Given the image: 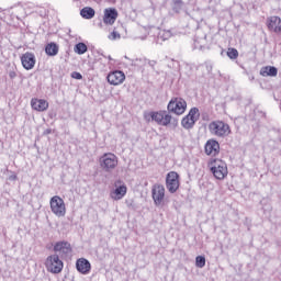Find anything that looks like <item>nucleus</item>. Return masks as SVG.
<instances>
[{
    "mask_svg": "<svg viewBox=\"0 0 281 281\" xmlns=\"http://www.w3.org/2000/svg\"><path fill=\"white\" fill-rule=\"evenodd\" d=\"M209 131L212 135L216 137H227L232 133L229 124L223 121H213L209 124Z\"/></svg>",
    "mask_w": 281,
    "mask_h": 281,
    "instance_id": "nucleus-1",
    "label": "nucleus"
},
{
    "mask_svg": "<svg viewBox=\"0 0 281 281\" xmlns=\"http://www.w3.org/2000/svg\"><path fill=\"white\" fill-rule=\"evenodd\" d=\"M209 168L215 179L223 180L228 171L227 164L221 159H213L209 162Z\"/></svg>",
    "mask_w": 281,
    "mask_h": 281,
    "instance_id": "nucleus-2",
    "label": "nucleus"
},
{
    "mask_svg": "<svg viewBox=\"0 0 281 281\" xmlns=\"http://www.w3.org/2000/svg\"><path fill=\"white\" fill-rule=\"evenodd\" d=\"M187 109L188 103L182 98H173L167 105L168 113H173L175 115H183Z\"/></svg>",
    "mask_w": 281,
    "mask_h": 281,
    "instance_id": "nucleus-3",
    "label": "nucleus"
},
{
    "mask_svg": "<svg viewBox=\"0 0 281 281\" xmlns=\"http://www.w3.org/2000/svg\"><path fill=\"white\" fill-rule=\"evenodd\" d=\"M99 164L104 172H111L117 168V156L112 153L104 154L100 157Z\"/></svg>",
    "mask_w": 281,
    "mask_h": 281,
    "instance_id": "nucleus-4",
    "label": "nucleus"
},
{
    "mask_svg": "<svg viewBox=\"0 0 281 281\" xmlns=\"http://www.w3.org/2000/svg\"><path fill=\"white\" fill-rule=\"evenodd\" d=\"M45 267L50 273H60L63 271V261L58 255H52L47 257Z\"/></svg>",
    "mask_w": 281,
    "mask_h": 281,
    "instance_id": "nucleus-5",
    "label": "nucleus"
},
{
    "mask_svg": "<svg viewBox=\"0 0 281 281\" xmlns=\"http://www.w3.org/2000/svg\"><path fill=\"white\" fill-rule=\"evenodd\" d=\"M151 196L155 205L161 207L166 199V188L162 184H155L151 189Z\"/></svg>",
    "mask_w": 281,
    "mask_h": 281,
    "instance_id": "nucleus-6",
    "label": "nucleus"
},
{
    "mask_svg": "<svg viewBox=\"0 0 281 281\" xmlns=\"http://www.w3.org/2000/svg\"><path fill=\"white\" fill-rule=\"evenodd\" d=\"M166 188L170 194H175L179 190V173L170 171L166 177Z\"/></svg>",
    "mask_w": 281,
    "mask_h": 281,
    "instance_id": "nucleus-7",
    "label": "nucleus"
},
{
    "mask_svg": "<svg viewBox=\"0 0 281 281\" xmlns=\"http://www.w3.org/2000/svg\"><path fill=\"white\" fill-rule=\"evenodd\" d=\"M22 67L30 71L36 65V55L31 52H26L21 56Z\"/></svg>",
    "mask_w": 281,
    "mask_h": 281,
    "instance_id": "nucleus-8",
    "label": "nucleus"
},
{
    "mask_svg": "<svg viewBox=\"0 0 281 281\" xmlns=\"http://www.w3.org/2000/svg\"><path fill=\"white\" fill-rule=\"evenodd\" d=\"M106 80L110 85L117 87V85H122L126 80V75L122 70H115L108 75Z\"/></svg>",
    "mask_w": 281,
    "mask_h": 281,
    "instance_id": "nucleus-9",
    "label": "nucleus"
},
{
    "mask_svg": "<svg viewBox=\"0 0 281 281\" xmlns=\"http://www.w3.org/2000/svg\"><path fill=\"white\" fill-rule=\"evenodd\" d=\"M117 21V9L108 8L104 10L103 23L105 25H113Z\"/></svg>",
    "mask_w": 281,
    "mask_h": 281,
    "instance_id": "nucleus-10",
    "label": "nucleus"
},
{
    "mask_svg": "<svg viewBox=\"0 0 281 281\" xmlns=\"http://www.w3.org/2000/svg\"><path fill=\"white\" fill-rule=\"evenodd\" d=\"M76 269L79 273H82V276H88V273L91 272V262L86 258H80L76 261Z\"/></svg>",
    "mask_w": 281,
    "mask_h": 281,
    "instance_id": "nucleus-11",
    "label": "nucleus"
},
{
    "mask_svg": "<svg viewBox=\"0 0 281 281\" xmlns=\"http://www.w3.org/2000/svg\"><path fill=\"white\" fill-rule=\"evenodd\" d=\"M50 210L52 212H65V200L58 195L53 196L50 199Z\"/></svg>",
    "mask_w": 281,
    "mask_h": 281,
    "instance_id": "nucleus-12",
    "label": "nucleus"
},
{
    "mask_svg": "<svg viewBox=\"0 0 281 281\" xmlns=\"http://www.w3.org/2000/svg\"><path fill=\"white\" fill-rule=\"evenodd\" d=\"M204 149L206 155L216 156L218 155V150H221V145L217 143V140L210 139L206 142Z\"/></svg>",
    "mask_w": 281,
    "mask_h": 281,
    "instance_id": "nucleus-13",
    "label": "nucleus"
},
{
    "mask_svg": "<svg viewBox=\"0 0 281 281\" xmlns=\"http://www.w3.org/2000/svg\"><path fill=\"white\" fill-rule=\"evenodd\" d=\"M31 106L34 111H47L49 109V103L45 99H32Z\"/></svg>",
    "mask_w": 281,
    "mask_h": 281,
    "instance_id": "nucleus-14",
    "label": "nucleus"
},
{
    "mask_svg": "<svg viewBox=\"0 0 281 281\" xmlns=\"http://www.w3.org/2000/svg\"><path fill=\"white\" fill-rule=\"evenodd\" d=\"M267 25H268V30H271L277 34L281 33V19L279 16L269 18Z\"/></svg>",
    "mask_w": 281,
    "mask_h": 281,
    "instance_id": "nucleus-15",
    "label": "nucleus"
},
{
    "mask_svg": "<svg viewBox=\"0 0 281 281\" xmlns=\"http://www.w3.org/2000/svg\"><path fill=\"white\" fill-rule=\"evenodd\" d=\"M124 196H126V187L124 184L116 187L111 192V199H114V201H120L121 199H124Z\"/></svg>",
    "mask_w": 281,
    "mask_h": 281,
    "instance_id": "nucleus-16",
    "label": "nucleus"
},
{
    "mask_svg": "<svg viewBox=\"0 0 281 281\" xmlns=\"http://www.w3.org/2000/svg\"><path fill=\"white\" fill-rule=\"evenodd\" d=\"M260 76H263V78H276L278 76V68L274 66H265L260 69Z\"/></svg>",
    "mask_w": 281,
    "mask_h": 281,
    "instance_id": "nucleus-17",
    "label": "nucleus"
},
{
    "mask_svg": "<svg viewBox=\"0 0 281 281\" xmlns=\"http://www.w3.org/2000/svg\"><path fill=\"white\" fill-rule=\"evenodd\" d=\"M145 120L147 122H157L159 125H161V122L164 121V111L160 112H149L148 114H145Z\"/></svg>",
    "mask_w": 281,
    "mask_h": 281,
    "instance_id": "nucleus-18",
    "label": "nucleus"
},
{
    "mask_svg": "<svg viewBox=\"0 0 281 281\" xmlns=\"http://www.w3.org/2000/svg\"><path fill=\"white\" fill-rule=\"evenodd\" d=\"M54 251H63V254H69V251H71V245L68 241H58L54 246Z\"/></svg>",
    "mask_w": 281,
    "mask_h": 281,
    "instance_id": "nucleus-19",
    "label": "nucleus"
},
{
    "mask_svg": "<svg viewBox=\"0 0 281 281\" xmlns=\"http://www.w3.org/2000/svg\"><path fill=\"white\" fill-rule=\"evenodd\" d=\"M168 124H172L177 126L178 121L177 119H172V115L168 114L167 111L162 112V122H160V126H168Z\"/></svg>",
    "mask_w": 281,
    "mask_h": 281,
    "instance_id": "nucleus-20",
    "label": "nucleus"
},
{
    "mask_svg": "<svg viewBox=\"0 0 281 281\" xmlns=\"http://www.w3.org/2000/svg\"><path fill=\"white\" fill-rule=\"evenodd\" d=\"M58 44L50 42L45 46L46 56H58Z\"/></svg>",
    "mask_w": 281,
    "mask_h": 281,
    "instance_id": "nucleus-21",
    "label": "nucleus"
},
{
    "mask_svg": "<svg viewBox=\"0 0 281 281\" xmlns=\"http://www.w3.org/2000/svg\"><path fill=\"white\" fill-rule=\"evenodd\" d=\"M80 15L82 19L91 20L95 16V10L91 7H85L80 10Z\"/></svg>",
    "mask_w": 281,
    "mask_h": 281,
    "instance_id": "nucleus-22",
    "label": "nucleus"
},
{
    "mask_svg": "<svg viewBox=\"0 0 281 281\" xmlns=\"http://www.w3.org/2000/svg\"><path fill=\"white\" fill-rule=\"evenodd\" d=\"M191 121V124H196L199 122V117H201V114L199 113V108H192L188 115H186Z\"/></svg>",
    "mask_w": 281,
    "mask_h": 281,
    "instance_id": "nucleus-23",
    "label": "nucleus"
},
{
    "mask_svg": "<svg viewBox=\"0 0 281 281\" xmlns=\"http://www.w3.org/2000/svg\"><path fill=\"white\" fill-rule=\"evenodd\" d=\"M74 52L75 54L82 56V54H87V52H89V47L87 46V44H85V42H79L75 45Z\"/></svg>",
    "mask_w": 281,
    "mask_h": 281,
    "instance_id": "nucleus-24",
    "label": "nucleus"
},
{
    "mask_svg": "<svg viewBox=\"0 0 281 281\" xmlns=\"http://www.w3.org/2000/svg\"><path fill=\"white\" fill-rule=\"evenodd\" d=\"M172 32L170 31H160L158 33L157 42L156 43H164V41H168V38H171Z\"/></svg>",
    "mask_w": 281,
    "mask_h": 281,
    "instance_id": "nucleus-25",
    "label": "nucleus"
},
{
    "mask_svg": "<svg viewBox=\"0 0 281 281\" xmlns=\"http://www.w3.org/2000/svg\"><path fill=\"white\" fill-rule=\"evenodd\" d=\"M14 14H15V19H18V21L25 19V8H23V5L15 7Z\"/></svg>",
    "mask_w": 281,
    "mask_h": 281,
    "instance_id": "nucleus-26",
    "label": "nucleus"
},
{
    "mask_svg": "<svg viewBox=\"0 0 281 281\" xmlns=\"http://www.w3.org/2000/svg\"><path fill=\"white\" fill-rule=\"evenodd\" d=\"M182 127L187 131H190V128H194V123L188 116H184L181 121Z\"/></svg>",
    "mask_w": 281,
    "mask_h": 281,
    "instance_id": "nucleus-27",
    "label": "nucleus"
},
{
    "mask_svg": "<svg viewBox=\"0 0 281 281\" xmlns=\"http://www.w3.org/2000/svg\"><path fill=\"white\" fill-rule=\"evenodd\" d=\"M226 54L231 60H236V58H238V49L236 48H228Z\"/></svg>",
    "mask_w": 281,
    "mask_h": 281,
    "instance_id": "nucleus-28",
    "label": "nucleus"
},
{
    "mask_svg": "<svg viewBox=\"0 0 281 281\" xmlns=\"http://www.w3.org/2000/svg\"><path fill=\"white\" fill-rule=\"evenodd\" d=\"M195 266L199 268V269H203V267H205V257L203 256H198L195 258Z\"/></svg>",
    "mask_w": 281,
    "mask_h": 281,
    "instance_id": "nucleus-29",
    "label": "nucleus"
},
{
    "mask_svg": "<svg viewBox=\"0 0 281 281\" xmlns=\"http://www.w3.org/2000/svg\"><path fill=\"white\" fill-rule=\"evenodd\" d=\"M183 8V1L181 0H175L173 1V7H172V10L175 12H181V9Z\"/></svg>",
    "mask_w": 281,
    "mask_h": 281,
    "instance_id": "nucleus-30",
    "label": "nucleus"
},
{
    "mask_svg": "<svg viewBox=\"0 0 281 281\" xmlns=\"http://www.w3.org/2000/svg\"><path fill=\"white\" fill-rule=\"evenodd\" d=\"M71 78H74L75 80H82V74L78 72V71H72L71 72Z\"/></svg>",
    "mask_w": 281,
    "mask_h": 281,
    "instance_id": "nucleus-31",
    "label": "nucleus"
},
{
    "mask_svg": "<svg viewBox=\"0 0 281 281\" xmlns=\"http://www.w3.org/2000/svg\"><path fill=\"white\" fill-rule=\"evenodd\" d=\"M110 38H112V41H115L116 38H120V33L113 31L110 35Z\"/></svg>",
    "mask_w": 281,
    "mask_h": 281,
    "instance_id": "nucleus-32",
    "label": "nucleus"
},
{
    "mask_svg": "<svg viewBox=\"0 0 281 281\" xmlns=\"http://www.w3.org/2000/svg\"><path fill=\"white\" fill-rule=\"evenodd\" d=\"M9 77L11 78V80H14V78L16 77V72L14 70L9 71Z\"/></svg>",
    "mask_w": 281,
    "mask_h": 281,
    "instance_id": "nucleus-33",
    "label": "nucleus"
},
{
    "mask_svg": "<svg viewBox=\"0 0 281 281\" xmlns=\"http://www.w3.org/2000/svg\"><path fill=\"white\" fill-rule=\"evenodd\" d=\"M148 65H149V67H151L153 69H155V65H157V61H155V60H148Z\"/></svg>",
    "mask_w": 281,
    "mask_h": 281,
    "instance_id": "nucleus-34",
    "label": "nucleus"
},
{
    "mask_svg": "<svg viewBox=\"0 0 281 281\" xmlns=\"http://www.w3.org/2000/svg\"><path fill=\"white\" fill-rule=\"evenodd\" d=\"M16 179L18 177L14 173L9 177V181H16Z\"/></svg>",
    "mask_w": 281,
    "mask_h": 281,
    "instance_id": "nucleus-35",
    "label": "nucleus"
},
{
    "mask_svg": "<svg viewBox=\"0 0 281 281\" xmlns=\"http://www.w3.org/2000/svg\"><path fill=\"white\" fill-rule=\"evenodd\" d=\"M44 135H52V128H47V130L44 132Z\"/></svg>",
    "mask_w": 281,
    "mask_h": 281,
    "instance_id": "nucleus-36",
    "label": "nucleus"
},
{
    "mask_svg": "<svg viewBox=\"0 0 281 281\" xmlns=\"http://www.w3.org/2000/svg\"><path fill=\"white\" fill-rule=\"evenodd\" d=\"M56 216H65V212H55Z\"/></svg>",
    "mask_w": 281,
    "mask_h": 281,
    "instance_id": "nucleus-37",
    "label": "nucleus"
},
{
    "mask_svg": "<svg viewBox=\"0 0 281 281\" xmlns=\"http://www.w3.org/2000/svg\"><path fill=\"white\" fill-rule=\"evenodd\" d=\"M108 58H109V60H113V58L111 56H109Z\"/></svg>",
    "mask_w": 281,
    "mask_h": 281,
    "instance_id": "nucleus-38",
    "label": "nucleus"
}]
</instances>
